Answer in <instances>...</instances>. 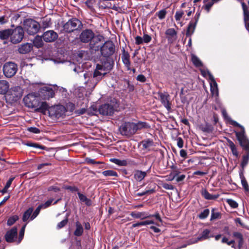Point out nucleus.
Wrapping results in <instances>:
<instances>
[{
    "label": "nucleus",
    "mask_w": 249,
    "mask_h": 249,
    "mask_svg": "<svg viewBox=\"0 0 249 249\" xmlns=\"http://www.w3.org/2000/svg\"><path fill=\"white\" fill-rule=\"evenodd\" d=\"M228 119L231 124L240 128V131H235L236 137L237 140L239 141L240 146L246 152H249V140L246 135L244 127L236 121L231 119L230 118Z\"/></svg>",
    "instance_id": "nucleus-1"
},
{
    "label": "nucleus",
    "mask_w": 249,
    "mask_h": 249,
    "mask_svg": "<svg viewBox=\"0 0 249 249\" xmlns=\"http://www.w3.org/2000/svg\"><path fill=\"white\" fill-rule=\"evenodd\" d=\"M119 105L116 99H113L111 101L110 104H105L100 106L97 109L94 107H92L91 108L96 113L99 112V113L102 115L111 116L113 115L114 112L118 107Z\"/></svg>",
    "instance_id": "nucleus-2"
},
{
    "label": "nucleus",
    "mask_w": 249,
    "mask_h": 249,
    "mask_svg": "<svg viewBox=\"0 0 249 249\" xmlns=\"http://www.w3.org/2000/svg\"><path fill=\"white\" fill-rule=\"evenodd\" d=\"M101 71V70L97 69V66H96V69L94 70V71L93 74V76L91 78H90L91 76V74L89 73H86L84 74V76L85 79L86 80L87 78H89V80L85 81L86 84H88L89 83L91 85H89V87H94L97 83L101 80L102 78L107 73V72Z\"/></svg>",
    "instance_id": "nucleus-3"
},
{
    "label": "nucleus",
    "mask_w": 249,
    "mask_h": 249,
    "mask_svg": "<svg viewBox=\"0 0 249 249\" xmlns=\"http://www.w3.org/2000/svg\"><path fill=\"white\" fill-rule=\"evenodd\" d=\"M23 26L25 30L30 35L36 34L40 28L39 23L31 18L24 20Z\"/></svg>",
    "instance_id": "nucleus-4"
},
{
    "label": "nucleus",
    "mask_w": 249,
    "mask_h": 249,
    "mask_svg": "<svg viewBox=\"0 0 249 249\" xmlns=\"http://www.w3.org/2000/svg\"><path fill=\"white\" fill-rule=\"evenodd\" d=\"M63 30L67 33H71L76 30H81L83 27L82 23L76 18L68 20L63 26Z\"/></svg>",
    "instance_id": "nucleus-5"
},
{
    "label": "nucleus",
    "mask_w": 249,
    "mask_h": 249,
    "mask_svg": "<svg viewBox=\"0 0 249 249\" xmlns=\"http://www.w3.org/2000/svg\"><path fill=\"white\" fill-rule=\"evenodd\" d=\"M67 112L66 107L62 105H57L51 107L48 109L49 116L53 119H58L65 116Z\"/></svg>",
    "instance_id": "nucleus-6"
},
{
    "label": "nucleus",
    "mask_w": 249,
    "mask_h": 249,
    "mask_svg": "<svg viewBox=\"0 0 249 249\" xmlns=\"http://www.w3.org/2000/svg\"><path fill=\"white\" fill-rule=\"evenodd\" d=\"M134 123L124 122L120 126L119 130L120 134L127 138H129L135 133Z\"/></svg>",
    "instance_id": "nucleus-7"
},
{
    "label": "nucleus",
    "mask_w": 249,
    "mask_h": 249,
    "mask_svg": "<svg viewBox=\"0 0 249 249\" xmlns=\"http://www.w3.org/2000/svg\"><path fill=\"white\" fill-rule=\"evenodd\" d=\"M24 32L23 29L18 26L14 29H12L10 36V41L13 44H18L20 42L24 37Z\"/></svg>",
    "instance_id": "nucleus-8"
},
{
    "label": "nucleus",
    "mask_w": 249,
    "mask_h": 249,
    "mask_svg": "<svg viewBox=\"0 0 249 249\" xmlns=\"http://www.w3.org/2000/svg\"><path fill=\"white\" fill-rule=\"evenodd\" d=\"M114 61L110 57H103L100 59V63L97 64V69L101 71H106L108 73L113 68Z\"/></svg>",
    "instance_id": "nucleus-9"
},
{
    "label": "nucleus",
    "mask_w": 249,
    "mask_h": 249,
    "mask_svg": "<svg viewBox=\"0 0 249 249\" xmlns=\"http://www.w3.org/2000/svg\"><path fill=\"white\" fill-rule=\"evenodd\" d=\"M100 51L104 57H110L115 51V46L111 41L105 42L101 46Z\"/></svg>",
    "instance_id": "nucleus-10"
},
{
    "label": "nucleus",
    "mask_w": 249,
    "mask_h": 249,
    "mask_svg": "<svg viewBox=\"0 0 249 249\" xmlns=\"http://www.w3.org/2000/svg\"><path fill=\"white\" fill-rule=\"evenodd\" d=\"M18 71V65L12 62L5 63L3 66V71L4 75L8 78L14 76Z\"/></svg>",
    "instance_id": "nucleus-11"
},
{
    "label": "nucleus",
    "mask_w": 249,
    "mask_h": 249,
    "mask_svg": "<svg viewBox=\"0 0 249 249\" xmlns=\"http://www.w3.org/2000/svg\"><path fill=\"white\" fill-rule=\"evenodd\" d=\"M23 90L19 86H16L12 88L7 97L12 102H17L19 100L23 95Z\"/></svg>",
    "instance_id": "nucleus-12"
},
{
    "label": "nucleus",
    "mask_w": 249,
    "mask_h": 249,
    "mask_svg": "<svg viewBox=\"0 0 249 249\" xmlns=\"http://www.w3.org/2000/svg\"><path fill=\"white\" fill-rule=\"evenodd\" d=\"M233 239L230 240L231 244H232V248H235V245L237 244V248L239 249L243 248L244 240L243 234L237 231L233 232L232 234Z\"/></svg>",
    "instance_id": "nucleus-13"
},
{
    "label": "nucleus",
    "mask_w": 249,
    "mask_h": 249,
    "mask_svg": "<svg viewBox=\"0 0 249 249\" xmlns=\"http://www.w3.org/2000/svg\"><path fill=\"white\" fill-rule=\"evenodd\" d=\"M38 95L43 100H49L54 97V91L51 87H43L39 89Z\"/></svg>",
    "instance_id": "nucleus-14"
},
{
    "label": "nucleus",
    "mask_w": 249,
    "mask_h": 249,
    "mask_svg": "<svg viewBox=\"0 0 249 249\" xmlns=\"http://www.w3.org/2000/svg\"><path fill=\"white\" fill-rule=\"evenodd\" d=\"M23 101L26 106L31 108H36L39 106L38 98L33 93L29 94L23 98Z\"/></svg>",
    "instance_id": "nucleus-15"
},
{
    "label": "nucleus",
    "mask_w": 249,
    "mask_h": 249,
    "mask_svg": "<svg viewBox=\"0 0 249 249\" xmlns=\"http://www.w3.org/2000/svg\"><path fill=\"white\" fill-rule=\"evenodd\" d=\"M94 37V34L92 30L86 29L81 32L79 38L81 42L88 43Z\"/></svg>",
    "instance_id": "nucleus-16"
},
{
    "label": "nucleus",
    "mask_w": 249,
    "mask_h": 249,
    "mask_svg": "<svg viewBox=\"0 0 249 249\" xmlns=\"http://www.w3.org/2000/svg\"><path fill=\"white\" fill-rule=\"evenodd\" d=\"M159 97L160 100L164 106V107L167 109L168 111H171V105L172 103L170 101V96L168 94H164L161 92H159Z\"/></svg>",
    "instance_id": "nucleus-17"
},
{
    "label": "nucleus",
    "mask_w": 249,
    "mask_h": 249,
    "mask_svg": "<svg viewBox=\"0 0 249 249\" xmlns=\"http://www.w3.org/2000/svg\"><path fill=\"white\" fill-rule=\"evenodd\" d=\"M42 38L46 42H52L58 38V35L54 31L49 30L44 33Z\"/></svg>",
    "instance_id": "nucleus-18"
},
{
    "label": "nucleus",
    "mask_w": 249,
    "mask_h": 249,
    "mask_svg": "<svg viewBox=\"0 0 249 249\" xmlns=\"http://www.w3.org/2000/svg\"><path fill=\"white\" fill-rule=\"evenodd\" d=\"M17 231V227H15L7 231L5 235V238L7 242L12 243L16 241L18 234Z\"/></svg>",
    "instance_id": "nucleus-19"
},
{
    "label": "nucleus",
    "mask_w": 249,
    "mask_h": 249,
    "mask_svg": "<svg viewBox=\"0 0 249 249\" xmlns=\"http://www.w3.org/2000/svg\"><path fill=\"white\" fill-rule=\"evenodd\" d=\"M33 46L32 43H25L18 46V52L20 54H27L33 49Z\"/></svg>",
    "instance_id": "nucleus-20"
},
{
    "label": "nucleus",
    "mask_w": 249,
    "mask_h": 249,
    "mask_svg": "<svg viewBox=\"0 0 249 249\" xmlns=\"http://www.w3.org/2000/svg\"><path fill=\"white\" fill-rule=\"evenodd\" d=\"M101 39L99 37H94L89 43L90 48L95 51H99L102 46Z\"/></svg>",
    "instance_id": "nucleus-21"
},
{
    "label": "nucleus",
    "mask_w": 249,
    "mask_h": 249,
    "mask_svg": "<svg viewBox=\"0 0 249 249\" xmlns=\"http://www.w3.org/2000/svg\"><path fill=\"white\" fill-rule=\"evenodd\" d=\"M165 34L169 42H173L177 38V32L173 28L168 29Z\"/></svg>",
    "instance_id": "nucleus-22"
},
{
    "label": "nucleus",
    "mask_w": 249,
    "mask_h": 249,
    "mask_svg": "<svg viewBox=\"0 0 249 249\" xmlns=\"http://www.w3.org/2000/svg\"><path fill=\"white\" fill-rule=\"evenodd\" d=\"M123 54L122 56V61L124 64L125 66L128 70H130V55L128 53L125 51L124 48L122 50Z\"/></svg>",
    "instance_id": "nucleus-23"
},
{
    "label": "nucleus",
    "mask_w": 249,
    "mask_h": 249,
    "mask_svg": "<svg viewBox=\"0 0 249 249\" xmlns=\"http://www.w3.org/2000/svg\"><path fill=\"white\" fill-rule=\"evenodd\" d=\"M9 88V83L4 80H0V94H5Z\"/></svg>",
    "instance_id": "nucleus-24"
},
{
    "label": "nucleus",
    "mask_w": 249,
    "mask_h": 249,
    "mask_svg": "<svg viewBox=\"0 0 249 249\" xmlns=\"http://www.w3.org/2000/svg\"><path fill=\"white\" fill-rule=\"evenodd\" d=\"M146 175V172L136 170L134 172V178L138 181H141L143 180Z\"/></svg>",
    "instance_id": "nucleus-25"
},
{
    "label": "nucleus",
    "mask_w": 249,
    "mask_h": 249,
    "mask_svg": "<svg viewBox=\"0 0 249 249\" xmlns=\"http://www.w3.org/2000/svg\"><path fill=\"white\" fill-rule=\"evenodd\" d=\"M12 29H7L0 30V39L1 40H7L10 37Z\"/></svg>",
    "instance_id": "nucleus-26"
},
{
    "label": "nucleus",
    "mask_w": 249,
    "mask_h": 249,
    "mask_svg": "<svg viewBox=\"0 0 249 249\" xmlns=\"http://www.w3.org/2000/svg\"><path fill=\"white\" fill-rule=\"evenodd\" d=\"M196 24L194 22L193 20H191L187 29L186 36L187 37H190L194 33Z\"/></svg>",
    "instance_id": "nucleus-27"
},
{
    "label": "nucleus",
    "mask_w": 249,
    "mask_h": 249,
    "mask_svg": "<svg viewBox=\"0 0 249 249\" xmlns=\"http://www.w3.org/2000/svg\"><path fill=\"white\" fill-rule=\"evenodd\" d=\"M201 195L205 199L208 200H214L219 196L218 194L214 195L210 194L206 189L202 190Z\"/></svg>",
    "instance_id": "nucleus-28"
},
{
    "label": "nucleus",
    "mask_w": 249,
    "mask_h": 249,
    "mask_svg": "<svg viewBox=\"0 0 249 249\" xmlns=\"http://www.w3.org/2000/svg\"><path fill=\"white\" fill-rule=\"evenodd\" d=\"M148 128H149V126L145 122L139 121L137 124L134 123V128L135 129V133L138 130H140L142 129H147Z\"/></svg>",
    "instance_id": "nucleus-29"
},
{
    "label": "nucleus",
    "mask_w": 249,
    "mask_h": 249,
    "mask_svg": "<svg viewBox=\"0 0 249 249\" xmlns=\"http://www.w3.org/2000/svg\"><path fill=\"white\" fill-rule=\"evenodd\" d=\"M50 107L46 102H39V106L37 107V110L45 114L46 111L48 112V109Z\"/></svg>",
    "instance_id": "nucleus-30"
},
{
    "label": "nucleus",
    "mask_w": 249,
    "mask_h": 249,
    "mask_svg": "<svg viewBox=\"0 0 249 249\" xmlns=\"http://www.w3.org/2000/svg\"><path fill=\"white\" fill-rule=\"evenodd\" d=\"M172 168L173 169V171L167 177V178L166 180L168 181H172L174 180V178L180 173V172L176 167L173 166Z\"/></svg>",
    "instance_id": "nucleus-31"
},
{
    "label": "nucleus",
    "mask_w": 249,
    "mask_h": 249,
    "mask_svg": "<svg viewBox=\"0 0 249 249\" xmlns=\"http://www.w3.org/2000/svg\"><path fill=\"white\" fill-rule=\"evenodd\" d=\"M77 194L80 200L82 202H84L87 206H90L92 205L91 200L90 199L87 198L86 196L79 192H78Z\"/></svg>",
    "instance_id": "nucleus-32"
},
{
    "label": "nucleus",
    "mask_w": 249,
    "mask_h": 249,
    "mask_svg": "<svg viewBox=\"0 0 249 249\" xmlns=\"http://www.w3.org/2000/svg\"><path fill=\"white\" fill-rule=\"evenodd\" d=\"M75 226L76 229L74 232V234L77 236H81L83 232V228L82 225L79 221H76Z\"/></svg>",
    "instance_id": "nucleus-33"
},
{
    "label": "nucleus",
    "mask_w": 249,
    "mask_h": 249,
    "mask_svg": "<svg viewBox=\"0 0 249 249\" xmlns=\"http://www.w3.org/2000/svg\"><path fill=\"white\" fill-rule=\"evenodd\" d=\"M199 128L202 131L207 133H211L213 129V126L207 123L205 124H201Z\"/></svg>",
    "instance_id": "nucleus-34"
},
{
    "label": "nucleus",
    "mask_w": 249,
    "mask_h": 249,
    "mask_svg": "<svg viewBox=\"0 0 249 249\" xmlns=\"http://www.w3.org/2000/svg\"><path fill=\"white\" fill-rule=\"evenodd\" d=\"M130 215L133 217L141 218L142 219L149 218L151 216L150 215H147L144 212H138L137 213L132 212Z\"/></svg>",
    "instance_id": "nucleus-35"
},
{
    "label": "nucleus",
    "mask_w": 249,
    "mask_h": 249,
    "mask_svg": "<svg viewBox=\"0 0 249 249\" xmlns=\"http://www.w3.org/2000/svg\"><path fill=\"white\" fill-rule=\"evenodd\" d=\"M144 149L150 150V148L153 146L154 142L152 140L147 139L143 140L141 142Z\"/></svg>",
    "instance_id": "nucleus-36"
},
{
    "label": "nucleus",
    "mask_w": 249,
    "mask_h": 249,
    "mask_svg": "<svg viewBox=\"0 0 249 249\" xmlns=\"http://www.w3.org/2000/svg\"><path fill=\"white\" fill-rule=\"evenodd\" d=\"M42 38V36H36L33 40V43L34 44V46L37 48L41 47L43 45Z\"/></svg>",
    "instance_id": "nucleus-37"
},
{
    "label": "nucleus",
    "mask_w": 249,
    "mask_h": 249,
    "mask_svg": "<svg viewBox=\"0 0 249 249\" xmlns=\"http://www.w3.org/2000/svg\"><path fill=\"white\" fill-rule=\"evenodd\" d=\"M210 233L211 231L210 230L208 229L204 230L200 236L197 237V240H202L210 238L211 237V236L210 235Z\"/></svg>",
    "instance_id": "nucleus-38"
},
{
    "label": "nucleus",
    "mask_w": 249,
    "mask_h": 249,
    "mask_svg": "<svg viewBox=\"0 0 249 249\" xmlns=\"http://www.w3.org/2000/svg\"><path fill=\"white\" fill-rule=\"evenodd\" d=\"M33 210L34 209L31 207L24 212L22 217V220L24 222L27 221L30 217L31 218Z\"/></svg>",
    "instance_id": "nucleus-39"
},
{
    "label": "nucleus",
    "mask_w": 249,
    "mask_h": 249,
    "mask_svg": "<svg viewBox=\"0 0 249 249\" xmlns=\"http://www.w3.org/2000/svg\"><path fill=\"white\" fill-rule=\"evenodd\" d=\"M227 142L229 143V146L230 147L232 153L233 155L235 156L236 157H237L238 155V153L236 147L235 145L234 144V143L230 139H227Z\"/></svg>",
    "instance_id": "nucleus-40"
},
{
    "label": "nucleus",
    "mask_w": 249,
    "mask_h": 249,
    "mask_svg": "<svg viewBox=\"0 0 249 249\" xmlns=\"http://www.w3.org/2000/svg\"><path fill=\"white\" fill-rule=\"evenodd\" d=\"M85 4L87 6V7L91 11L94 10V5H95L96 3L95 0H84Z\"/></svg>",
    "instance_id": "nucleus-41"
},
{
    "label": "nucleus",
    "mask_w": 249,
    "mask_h": 249,
    "mask_svg": "<svg viewBox=\"0 0 249 249\" xmlns=\"http://www.w3.org/2000/svg\"><path fill=\"white\" fill-rule=\"evenodd\" d=\"M110 160L120 166H126L127 164V161L126 160H120L117 159H111Z\"/></svg>",
    "instance_id": "nucleus-42"
},
{
    "label": "nucleus",
    "mask_w": 249,
    "mask_h": 249,
    "mask_svg": "<svg viewBox=\"0 0 249 249\" xmlns=\"http://www.w3.org/2000/svg\"><path fill=\"white\" fill-rule=\"evenodd\" d=\"M192 61L193 63L196 67H200L202 66V63L199 58L194 54L192 55Z\"/></svg>",
    "instance_id": "nucleus-43"
},
{
    "label": "nucleus",
    "mask_w": 249,
    "mask_h": 249,
    "mask_svg": "<svg viewBox=\"0 0 249 249\" xmlns=\"http://www.w3.org/2000/svg\"><path fill=\"white\" fill-rule=\"evenodd\" d=\"M247 154L243 156L241 166L243 168L247 165L249 160V152H246Z\"/></svg>",
    "instance_id": "nucleus-44"
},
{
    "label": "nucleus",
    "mask_w": 249,
    "mask_h": 249,
    "mask_svg": "<svg viewBox=\"0 0 249 249\" xmlns=\"http://www.w3.org/2000/svg\"><path fill=\"white\" fill-rule=\"evenodd\" d=\"M18 219V216L16 215L10 217L7 220V225L10 226L13 225Z\"/></svg>",
    "instance_id": "nucleus-45"
},
{
    "label": "nucleus",
    "mask_w": 249,
    "mask_h": 249,
    "mask_svg": "<svg viewBox=\"0 0 249 249\" xmlns=\"http://www.w3.org/2000/svg\"><path fill=\"white\" fill-rule=\"evenodd\" d=\"M210 0H204V3H205V8L207 11V12H209L211 7L213 6V3H214L212 0L211 1H209Z\"/></svg>",
    "instance_id": "nucleus-46"
},
{
    "label": "nucleus",
    "mask_w": 249,
    "mask_h": 249,
    "mask_svg": "<svg viewBox=\"0 0 249 249\" xmlns=\"http://www.w3.org/2000/svg\"><path fill=\"white\" fill-rule=\"evenodd\" d=\"M167 12L165 9L160 10L156 13V15L160 19H163L165 18Z\"/></svg>",
    "instance_id": "nucleus-47"
},
{
    "label": "nucleus",
    "mask_w": 249,
    "mask_h": 249,
    "mask_svg": "<svg viewBox=\"0 0 249 249\" xmlns=\"http://www.w3.org/2000/svg\"><path fill=\"white\" fill-rule=\"evenodd\" d=\"M26 225V224L24 225L20 230L18 243H20L23 238Z\"/></svg>",
    "instance_id": "nucleus-48"
},
{
    "label": "nucleus",
    "mask_w": 249,
    "mask_h": 249,
    "mask_svg": "<svg viewBox=\"0 0 249 249\" xmlns=\"http://www.w3.org/2000/svg\"><path fill=\"white\" fill-rule=\"evenodd\" d=\"M103 174L105 176L116 177L117 176V173L113 170L105 171L103 172Z\"/></svg>",
    "instance_id": "nucleus-49"
},
{
    "label": "nucleus",
    "mask_w": 249,
    "mask_h": 249,
    "mask_svg": "<svg viewBox=\"0 0 249 249\" xmlns=\"http://www.w3.org/2000/svg\"><path fill=\"white\" fill-rule=\"evenodd\" d=\"M209 210L206 209L199 214L198 217L200 219H204L208 216V215L209 214Z\"/></svg>",
    "instance_id": "nucleus-50"
},
{
    "label": "nucleus",
    "mask_w": 249,
    "mask_h": 249,
    "mask_svg": "<svg viewBox=\"0 0 249 249\" xmlns=\"http://www.w3.org/2000/svg\"><path fill=\"white\" fill-rule=\"evenodd\" d=\"M226 201L228 204L233 208H236L238 206V203L232 199H228Z\"/></svg>",
    "instance_id": "nucleus-51"
},
{
    "label": "nucleus",
    "mask_w": 249,
    "mask_h": 249,
    "mask_svg": "<svg viewBox=\"0 0 249 249\" xmlns=\"http://www.w3.org/2000/svg\"><path fill=\"white\" fill-rule=\"evenodd\" d=\"M221 217L220 213L218 212H214V210L213 209L212 211V215L211 220H213L216 219H219Z\"/></svg>",
    "instance_id": "nucleus-52"
},
{
    "label": "nucleus",
    "mask_w": 249,
    "mask_h": 249,
    "mask_svg": "<svg viewBox=\"0 0 249 249\" xmlns=\"http://www.w3.org/2000/svg\"><path fill=\"white\" fill-rule=\"evenodd\" d=\"M42 209L41 206L39 205L36 209V210L33 213V214L31 216V220H33L35 218L37 215L39 214L41 209Z\"/></svg>",
    "instance_id": "nucleus-53"
},
{
    "label": "nucleus",
    "mask_w": 249,
    "mask_h": 249,
    "mask_svg": "<svg viewBox=\"0 0 249 249\" xmlns=\"http://www.w3.org/2000/svg\"><path fill=\"white\" fill-rule=\"evenodd\" d=\"M155 192V190L154 189H151V190H148L145 191H144L142 193H139L137 194V196H143L144 195H146L147 194H151Z\"/></svg>",
    "instance_id": "nucleus-54"
},
{
    "label": "nucleus",
    "mask_w": 249,
    "mask_h": 249,
    "mask_svg": "<svg viewBox=\"0 0 249 249\" xmlns=\"http://www.w3.org/2000/svg\"><path fill=\"white\" fill-rule=\"evenodd\" d=\"M184 15V12L183 11H177L176 13L175 18L177 21H179L181 18H182V16Z\"/></svg>",
    "instance_id": "nucleus-55"
},
{
    "label": "nucleus",
    "mask_w": 249,
    "mask_h": 249,
    "mask_svg": "<svg viewBox=\"0 0 249 249\" xmlns=\"http://www.w3.org/2000/svg\"><path fill=\"white\" fill-rule=\"evenodd\" d=\"M241 182H242V186H243L245 190L247 191H249V187L248 183L244 177H243L241 178Z\"/></svg>",
    "instance_id": "nucleus-56"
},
{
    "label": "nucleus",
    "mask_w": 249,
    "mask_h": 249,
    "mask_svg": "<svg viewBox=\"0 0 249 249\" xmlns=\"http://www.w3.org/2000/svg\"><path fill=\"white\" fill-rule=\"evenodd\" d=\"M53 199H50L47 201L45 203L40 204V205L42 207V209H45L48 207H49L52 203L53 202Z\"/></svg>",
    "instance_id": "nucleus-57"
},
{
    "label": "nucleus",
    "mask_w": 249,
    "mask_h": 249,
    "mask_svg": "<svg viewBox=\"0 0 249 249\" xmlns=\"http://www.w3.org/2000/svg\"><path fill=\"white\" fill-rule=\"evenodd\" d=\"M68 223V219L66 218L65 219L62 220L60 222H59L57 225V228L58 229H61L64 227Z\"/></svg>",
    "instance_id": "nucleus-58"
},
{
    "label": "nucleus",
    "mask_w": 249,
    "mask_h": 249,
    "mask_svg": "<svg viewBox=\"0 0 249 249\" xmlns=\"http://www.w3.org/2000/svg\"><path fill=\"white\" fill-rule=\"evenodd\" d=\"M28 130L30 132L36 133V134H38L40 132V130L36 127H31L28 128Z\"/></svg>",
    "instance_id": "nucleus-59"
},
{
    "label": "nucleus",
    "mask_w": 249,
    "mask_h": 249,
    "mask_svg": "<svg viewBox=\"0 0 249 249\" xmlns=\"http://www.w3.org/2000/svg\"><path fill=\"white\" fill-rule=\"evenodd\" d=\"M162 187L167 190H173L174 189V186L170 184H168L166 183H163Z\"/></svg>",
    "instance_id": "nucleus-60"
},
{
    "label": "nucleus",
    "mask_w": 249,
    "mask_h": 249,
    "mask_svg": "<svg viewBox=\"0 0 249 249\" xmlns=\"http://www.w3.org/2000/svg\"><path fill=\"white\" fill-rule=\"evenodd\" d=\"M65 189L67 190H69L72 192H77L79 191L78 188L74 186H68L65 187Z\"/></svg>",
    "instance_id": "nucleus-61"
},
{
    "label": "nucleus",
    "mask_w": 249,
    "mask_h": 249,
    "mask_svg": "<svg viewBox=\"0 0 249 249\" xmlns=\"http://www.w3.org/2000/svg\"><path fill=\"white\" fill-rule=\"evenodd\" d=\"M151 40V37L150 36L147 34H144L143 36V40L145 43H148Z\"/></svg>",
    "instance_id": "nucleus-62"
},
{
    "label": "nucleus",
    "mask_w": 249,
    "mask_h": 249,
    "mask_svg": "<svg viewBox=\"0 0 249 249\" xmlns=\"http://www.w3.org/2000/svg\"><path fill=\"white\" fill-rule=\"evenodd\" d=\"M135 40H136V44L137 45L141 44L143 42V38L140 36H137L135 37Z\"/></svg>",
    "instance_id": "nucleus-63"
},
{
    "label": "nucleus",
    "mask_w": 249,
    "mask_h": 249,
    "mask_svg": "<svg viewBox=\"0 0 249 249\" xmlns=\"http://www.w3.org/2000/svg\"><path fill=\"white\" fill-rule=\"evenodd\" d=\"M244 20L247 22L249 20V11L247 10L244 12Z\"/></svg>",
    "instance_id": "nucleus-64"
}]
</instances>
